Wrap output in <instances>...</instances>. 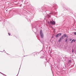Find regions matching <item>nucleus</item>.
<instances>
[{
    "label": "nucleus",
    "instance_id": "nucleus-3",
    "mask_svg": "<svg viewBox=\"0 0 76 76\" xmlns=\"http://www.w3.org/2000/svg\"><path fill=\"white\" fill-rule=\"evenodd\" d=\"M64 39V38L63 37V36H62L59 39L58 42H60L61 41V40L62 39Z\"/></svg>",
    "mask_w": 76,
    "mask_h": 76
},
{
    "label": "nucleus",
    "instance_id": "nucleus-2",
    "mask_svg": "<svg viewBox=\"0 0 76 76\" xmlns=\"http://www.w3.org/2000/svg\"><path fill=\"white\" fill-rule=\"evenodd\" d=\"M61 35V33H60L59 34H57L56 36V38H57V37H60Z\"/></svg>",
    "mask_w": 76,
    "mask_h": 76
},
{
    "label": "nucleus",
    "instance_id": "nucleus-8",
    "mask_svg": "<svg viewBox=\"0 0 76 76\" xmlns=\"http://www.w3.org/2000/svg\"><path fill=\"white\" fill-rule=\"evenodd\" d=\"M73 41H74V39H73L71 42V43H72L73 42Z\"/></svg>",
    "mask_w": 76,
    "mask_h": 76
},
{
    "label": "nucleus",
    "instance_id": "nucleus-7",
    "mask_svg": "<svg viewBox=\"0 0 76 76\" xmlns=\"http://www.w3.org/2000/svg\"><path fill=\"white\" fill-rule=\"evenodd\" d=\"M40 36H41L42 38H43V37L44 36H43V34L40 35Z\"/></svg>",
    "mask_w": 76,
    "mask_h": 76
},
{
    "label": "nucleus",
    "instance_id": "nucleus-15",
    "mask_svg": "<svg viewBox=\"0 0 76 76\" xmlns=\"http://www.w3.org/2000/svg\"><path fill=\"white\" fill-rule=\"evenodd\" d=\"M75 41H76V40H75L74 41V42H75Z\"/></svg>",
    "mask_w": 76,
    "mask_h": 76
},
{
    "label": "nucleus",
    "instance_id": "nucleus-6",
    "mask_svg": "<svg viewBox=\"0 0 76 76\" xmlns=\"http://www.w3.org/2000/svg\"><path fill=\"white\" fill-rule=\"evenodd\" d=\"M63 36V37H64L65 38H66V34H64V36Z\"/></svg>",
    "mask_w": 76,
    "mask_h": 76
},
{
    "label": "nucleus",
    "instance_id": "nucleus-4",
    "mask_svg": "<svg viewBox=\"0 0 76 76\" xmlns=\"http://www.w3.org/2000/svg\"><path fill=\"white\" fill-rule=\"evenodd\" d=\"M51 13H50L49 14H48L46 16V18H50V14Z\"/></svg>",
    "mask_w": 76,
    "mask_h": 76
},
{
    "label": "nucleus",
    "instance_id": "nucleus-18",
    "mask_svg": "<svg viewBox=\"0 0 76 76\" xmlns=\"http://www.w3.org/2000/svg\"><path fill=\"white\" fill-rule=\"evenodd\" d=\"M52 37L53 38V37Z\"/></svg>",
    "mask_w": 76,
    "mask_h": 76
},
{
    "label": "nucleus",
    "instance_id": "nucleus-16",
    "mask_svg": "<svg viewBox=\"0 0 76 76\" xmlns=\"http://www.w3.org/2000/svg\"><path fill=\"white\" fill-rule=\"evenodd\" d=\"M49 24H50V22H48Z\"/></svg>",
    "mask_w": 76,
    "mask_h": 76
},
{
    "label": "nucleus",
    "instance_id": "nucleus-14",
    "mask_svg": "<svg viewBox=\"0 0 76 76\" xmlns=\"http://www.w3.org/2000/svg\"><path fill=\"white\" fill-rule=\"evenodd\" d=\"M69 63H70V60H69Z\"/></svg>",
    "mask_w": 76,
    "mask_h": 76
},
{
    "label": "nucleus",
    "instance_id": "nucleus-17",
    "mask_svg": "<svg viewBox=\"0 0 76 76\" xmlns=\"http://www.w3.org/2000/svg\"><path fill=\"white\" fill-rule=\"evenodd\" d=\"M34 54H35V53H34Z\"/></svg>",
    "mask_w": 76,
    "mask_h": 76
},
{
    "label": "nucleus",
    "instance_id": "nucleus-13",
    "mask_svg": "<svg viewBox=\"0 0 76 76\" xmlns=\"http://www.w3.org/2000/svg\"><path fill=\"white\" fill-rule=\"evenodd\" d=\"M8 35H10V33H8Z\"/></svg>",
    "mask_w": 76,
    "mask_h": 76
},
{
    "label": "nucleus",
    "instance_id": "nucleus-12",
    "mask_svg": "<svg viewBox=\"0 0 76 76\" xmlns=\"http://www.w3.org/2000/svg\"><path fill=\"white\" fill-rule=\"evenodd\" d=\"M71 40H72V39H69L70 41H71Z\"/></svg>",
    "mask_w": 76,
    "mask_h": 76
},
{
    "label": "nucleus",
    "instance_id": "nucleus-10",
    "mask_svg": "<svg viewBox=\"0 0 76 76\" xmlns=\"http://www.w3.org/2000/svg\"><path fill=\"white\" fill-rule=\"evenodd\" d=\"M65 41L66 42H67V39H66Z\"/></svg>",
    "mask_w": 76,
    "mask_h": 76
},
{
    "label": "nucleus",
    "instance_id": "nucleus-5",
    "mask_svg": "<svg viewBox=\"0 0 76 76\" xmlns=\"http://www.w3.org/2000/svg\"><path fill=\"white\" fill-rule=\"evenodd\" d=\"M40 35H43V34H42V30H41L40 31Z\"/></svg>",
    "mask_w": 76,
    "mask_h": 76
},
{
    "label": "nucleus",
    "instance_id": "nucleus-11",
    "mask_svg": "<svg viewBox=\"0 0 76 76\" xmlns=\"http://www.w3.org/2000/svg\"><path fill=\"white\" fill-rule=\"evenodd\" d=\"M74 34L76 35V32H75L74 33Z\"/></svg>",
    "mask_w": 76,
    "mask_h": 76
},
{
    "label": "nucleus",
    "instance_id": "nucleus-1",
    "mask_svg": "<svg viewBox=\"0 0 76 76\" xmlns=\"http://www.w3.org/2000/svg\"><path fill=\"white\" fill-rule=\"evenodd\" d=\"M50 23L51 25H56V22L54 21H50Z\"/></svg>",
    "mask_w": 76,
    "mask_h": 76
},
{
    "label": "nucleus",
    "instance_id": "nucleus-9",
    "mask_svg": "<svg viewBox=\"0 0 76 76\" xmlns=\"http://www.w3.org/2000/svg\"><path fill=\"white\" fill-rule=\"evenodd\" d=\"M74 52V49H73L72 50V53H73Z\"/></svg>",
    "mask_w": 76,
    "mask_h": 76
}]
</instances>
